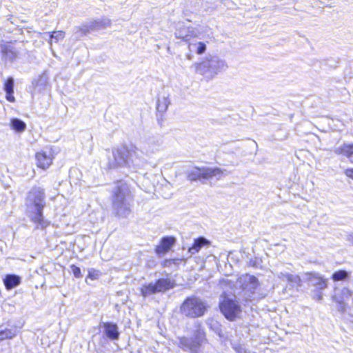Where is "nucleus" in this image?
I'll return each instance as SVG.
<instances>
[{"mask_svg":"<svg viewBox=\"0 0 353 353\" xmlns=\"http://www.w3.org/2000/svg\"><path fill=\"white\" fill-rule=\"evenodd\" d=\"M170 101L169 99V95H162L159 97L157 102V110L159 113H164L168 110Z\"/></svg>","mask_w":353,"mask_h":353,"instance_id":"nucleus-23","label":"nucleus"},{"mask_svg":"<svg viewBox=\"0 0 353 353\" xmlns=\"http://www.w3.org/2000/svg\"><path fill=\"white\" fill-rule=\"evenodd\" d=\"M39 81H44V82H46V78L42 76V77H40Z\"/></svg>","mask_w":353,"mask_h":353,"instance_id":"nucleus-38","label":"nucleus"},{"mask_svg":"<svg viewBox=\"0 0 353 353\" xmlns=\"http://www.w3.org/2000/svg\"><path fill=\"white\" fill-rule=\"evenodd\" d=\"M175 37L184 41L188 42L192 38L196 37V32L193 28L185 27L183 23H179L175 31Z\"/></svg>","mask_w":353,"mask_h":353,"instance_id":"nucleus-14","label":"nucleus"},{"mask_svg":"<svg viewBox=\"0 0 353 353\" xmlns=\"http://www.w3.org/2000/svg\"><path fill=\"white\" fill-rule=\"evenodd\" d=\"M352 291L348 288H343L340 291H336L335 294L333 296L334 300L339 303L340 310L344 311L347 305V301L352 296Z\"/></svg>","mask_w":353,"mask_h":353,"instance_id":"nucleus-15","label":"nucleus"},{"mask_svg":"<svg viewBox=\"0 0 353 353\" xmlns=\"http://www.w3.org/2000/svg\"><path fill=\"white\" fill-rule=\"evenodd\" d=\"M98 276H99L98 272L95 271L94 270H92L91 271H89L88 278H90L92 280H94V279H96Z\"/></svg>","mask_w":353,"mask_h":353,"instance_id":"nucleus-34","label":"nucleus"},{"mask_svg":"<svg viewBox=\"0 0 353 353\" xmlns=\"http://www.w3.org/2000/svg\"><path fill=\"white\" fill-rule=\"evenodd\" d=\"M303 280L307 283L311 290L313 299L320 301L323 299L322 291L327 288V280L316 272H306L303 274Z\"/></svg>","mask_w":353,"mask_h":353,"instance_id":"nucleus-6","label":"nucleus"},{"mask_svg":"<svg viewBox=\"0 0 353 353\" xmlns=\"http://www.w3.org/2000/svg\"><path fill=\"white\" fill-rule=\"evenodd\" d=\"M234 350L237 353H250L249 350L246 349L245 347L241 345L235 347Z\"/></svg>","mask_w":353,"mask_h":353,"instance_id":"nucleus-33","label":"nucleus"},{"mask_svg":"<svg viewBox=\"0 0 353 353\" xmlns=\"http://www.w3.org/2000/svg\"><path fill=\"white\" fill-rule=\"evenodd\" d=\"M133 196L129 185L123 181H117L112 190V206L115 214L127 217L131 213Z\"/></svg>","mask_w":353,"mask_h":353,"instance_id":"nucleus-2","label":"nucleus"},{"mask_svg":"<svg viewBox=\"0 0 353 353\" xmlns=\"http://www.w3.org/2000/svg\"><path fill=\"white\" fill-rule=\"evenodd\" d=\"M345 175L353 179V168H347L345 171Z\"/></svg>","mask_w":353,"mask_h":353,"instance_id":"nucleus-35","label":"nucleus"},{"mask_svg":"<svg viewBox=\"0 0 353 353\" xmlns=\"http://www.w3.org/2000/svg\"><path fill=\"white\" fill-rule=\"evenodd\" d=\"M11 128L17 132H22L26 128V123L17 118L12 119L10 121Z\"/></svg>","mask_w":353,"mask_h":353,"instance_id":"nucleus-24","label":"nucleus"},{"mask_svg":"<svg viewBox=\"0 0 353 353\" xmlns=\"http://www.w3.org/2000/svg\"><path fill=\"white\" fill-rule=\"evenodd\" d=\"M208 244H210V241L208 240H207L205 237L200 236L194 239L192 245L188 248V252L190 255L195 254L198 253L203 246Z\"/></svg>","mask_w":353,"mask_h":353,"instance_id":"nucleus-20","label":"nucleus"},{"mask_svg":"<svg viewBox=\"0 0 353 353\" xmlns=\"http://www.w3.org/2000/svg\"><path fill=\"white\" fill-rule=\"evenodd\" d=\"M2 59L5 61L14 62L18 57L19 50L12 42H6L0 45Z\"/></svg>","mask_w":353,"mask_h":353,"instance_id":"nucleus-12","label":"nucleus"},{"mask_svg":"<svg viewBox=\"0 0 353 353\" xmlns=\"http://www.w3.org/2000/svg\"><path fill=\"white\" fill-rule=\"evenodd\" d=\"M196 72L208 79L228 68L225 61L218 56L208 55L201 62L194 63Z\"/></svg>","mask_w":353,"mask_h":353,"instance_id":"nucleus-4","label":"nucleus"},{"mask_svg":"<svg viewBox=\"0 0 353 353\" xmlns=\"http://www.w3.org/2000/svg\"><path fill=\"white\" fill-rule=\"evenodd\" d=\"M223 171L219 168L194 167L187 172V178L191 182L202 180H208L216 177L219 179Z\"/></svg>","mask_w":353,"mask_h":353,"instance_id":"nucleus-7","label":"nucleus"},{"mask_svg":"<svg viewBox=\"0 0 353 353\" xmlns=\"http://www.w3.org/2000/svg\"><path fill=\"white\" fill-rule=\"evenodd\" d=\"M65 37V32L59 30V31H53L50 33V43H52V41L54 39L56 42L59 40H61Z\"/></svg>","mask_w":353,"mask_h":353,"instance_id":"nucleus-29","label":"nucleus"},{"mask_svg":"<svg viewBox=\"0 0 353 353\" xmlns=\"http://www.w3.org/2000/svg\"><path fill=\"white\" fill-rule=\"evenodd\" d=\"M287 282L292 288H296V290L302 285V281L300 276L296 274H291L290 276H288Z\"/></svg>","mask_w":353,"mask_h":353,"instance_id":"nucleus-26","label":"nucleus"},{"mask_svg":"<svg viewBox=\"0 0 353 353\" xmlns=\"http://www.w3.org/2000/svg\"><path fill=\"white\" fill-rule=\"evenodd\" d=\"M4 336H5L4 330L3 329L0 330V341L8 339V337H4Z\"/></svg>","mask_w":353,"mask_h":353,"instance_id":"nucleus-36","label":"nucleus"},{"mask_svg":"<svg viewBox=\"0 0 353 353\" xmlns=\"http://www.w3.org/2000/svg\"><path fill=\"white\" fill-rule=\"evenodd\" d=\"M176 243L173 236H165L161 239L160 244L155 249L156 253L161 257L165 255Z\"/></svg>","mask_w":353,"mask_h":353,"instance_id":"nucleus-16","label":"nucleus"},{"mask_svg":"<svg viewBox=\"0 0 353 353\" xmlns=\"http://www.w3.org/2000/svg\"><path fill=\"white\" fill-rule=\"evenodd\" d=\"M188 58L189 59H191L192 56H191L190 54H189V55H188Z\"/></svg>","mask_w":353,"mask_h":353,"instance_id":"nucleus-39","label":"nucleus"},{"mask_svg":"<svg viewBox=\"0 0 353 353\" xmlns=\"http://www.w3.org/2000/svg\"><path fill=\"white\" fill-rule=\"evenodd\" d=\"M141 294L143 297L149 296L153 294L157 293L154 285V283H150L148 285H143L141 289Z\"/></svg>","mask_w":353,"mask_h":353,"instance_id":"nucleus-27","label":"nucleus"},{"mask_svg":"<svg viewBox=\"0 0 353 353\" xmlns=\"http://www.w3.org/2000/svg\"><path fill=\"white\" fill-rule=\"evenodd\" d=\"M347 240L352 243L353 245V233L350 234L347 236Z\"/></svg>","mask_w":353,"mask_h":353,"instance_id":"nucleus-37","label":"nucleus"},{"mask_svg":"<svg viewBox=\"0 0 353 353\" xmlns=\"http://www.w3.org/2000/svg\"><path fill=\"white\" fill-rule=\"evenodd\" d=\"M291 274L283 272H276V276L281 281L288 280V276H290Z\"/></svg>","mask_w":353,"mask_h":353,"instance_id":"nucleus-31","label":"nucleus"},{"mask_svg":"<svg viewBox=\"0 0 353 353\" xmlns=\"http://www.w3.org/2000/svg\"><path fill=\"white\" fill-rule=\"evenodd\" d=\"M237 284L245 292L254 294L259 285V281L256 276L249 274L241 275L237 279Z\"/></svg>","mask_w":353,"mask_h":353,"instance_id":"nucleus-10","label":"nucleus"},{"mask_svg":"<svg viewBox=\"0 0 353 353\" xmlns=\"http://www.w3.org/2000/svg\"><path fill=\"white\" fill-rule=\"evenodd\" d=\"M3 284L6 290H10L17 287L21 282V278L14 274H8L5 276Z\"/></svg>","mask_w":353,"mask_h":353,"instance_id":"nucleus-19","label":"nucleus"},{"mask_svg":"<svg viewBox=\"0 0 353 353\" xmlns=\"http://www.w3.org/2000/svg\"><path fill=\"white\" fill-rule=\"evenodd\" d=\"M190 50H194L198 54H203L206 50V45L203 42H198L194 44H190Z\"/></svg>","mask_w":353,"mask_h":353,"instance_id":"nucleus-28","label":"nucleus"},{"mask_svg":"<svg viewBox=\"0 0 353 353\" xmlns=\"http://www.w3.org/2000/svg\"><path fill=\"white\" fill-rule=\"evenodd\" d=\"M46 205V192L43 188L35 185L27 192L24 199L25 211L30 221L36 224V229L43 230L50 224L43 216Z\"/></svg>","mask_w":353,"mask_h":353,"instance_id":"nucleus-1","label":"nucleus"},{"mask_svg":"<svg viewBox=\"0 0 353 353\" xmlns=\"http://www.w3.org/2000/svg\"><path fill=\"white\" fill-rule=\"evenodd\" d=\"M100 326L103 328L104 335L111 341H116L119 339L120 332L118 326L112 322H101Z\"/></svg>","mask_w":353,"mask_h":353,"instance_id":"nucleus-13","label":"nucleus"},{"mask_svg":"<svg viewBox=\"0 0 353 353\" xmlns=\"http://www.w3.org/2000/svg\"><path fill=\"white\" fill-rule=\"evenodd\" d=\"M157 292H163L174 287V283L169 279L161 278L154 283Z\"/></svg>","mask_w":353,"mask_h":353,"instance_id":"nucleus-21","label":"nucleus"},{"mask_svg":"<svg viewBox=\"0 0 353 353\" xmlns=\"http://www.w3.org/2000/svg\"><path fill=\"white\" fill-rule=\"evenodd\" d=\"M14 81L13 77H10L7 79V80L4 83V91L6 92V98L10 102H14L15 98L13 95L14 94Z\"/></svg>","mask_w":353,"mask_h":353,"instance_id":"nucleus-22","label":"nucleus"},{"mask_svg":"<svg viewBox=\"0 0 353 353\" xmlns=\"http://www.w3.org/2000/svg\"><path fill=\"white\" fill-rule=\"evenodd\" d=\"M70 270H71L72 274H74V276L76 278H81V277H82V274H81V269L79 267H77V265H70Z\"/></svg>","mask_w":353,"mask_h":353,"instance_id":"nucleus-30","label":"nucleus"},{"mask_svg":"<svg viewBox=\"0 0 353 353\" xmlns=\"http://www.w3.org/2000/svg\"><path fill=\"white\" fill-rule=\"evenodd\" d=\"M110 24V20L103 19L99 21H93L90 23L83 25L82 26L76 27L74 28L75 34H78V37L86 35L90 30H97L101 28L108 26Z\"/></svg>","mask_w":353,"mask_h":353,"instance_id":"nucleus-11","label":"nucleus"},{"mask_svg":"<svg viewBox=\"0 0 353 353\" xmlns=\"http://www.w3.org/2000/svg\"><path fill=\"white\" fill-rule=\"evenodd\" d=\"M334 152L336 154L346 157L350 162L353 163V143H344L342 145L336 148Z\"/></svg>","mask_w":353,"mask_h":353,"instance_id":"nucleus-18","label":"nucleus"},{"mask_svg":"<svg viewBox=\"0 0 353 353\" xmlns=\"http://www.w3.org/2000/svg\"><path fill=\"white\" fill-rule=\"evenodd\" d=\"M204 337V332L199 328L194 332L193 337L180 339V345L185 350H188L191 353H199Z\"/></svg>","mask_w":353,"mask_h":353,"instance_id":"nucleus-8","label":"nucleus"},{"mask_svg":"<svg viewBox=\"0 0 353 353\" xmlns=\"http://www.w3.org/2000/svg\"><path fill=\"white\" fill-rule=\"evenodd\" d=\"M36 160L37 166L46 170L51 165L52 157L50 151H41L36 154Z\"/></svg>","mask_w":353,"mask_h":353,"instance_id":"nucleus-17","label":"nucleus"},{"mask_svg":"<svg viewBox=\"0 0 353 353\" xmlns=\"http://www.w3.org/2000/svg\"><path fill=\"white\" fill-rule=\"evenodd\" d=\"M350 276V272L345 270H339L334 272L332 275V279L335 281H343L347 280Z\"/></svg>","mask_w":353,"mask_h":353,"instance_id":"nucleus-25","label":"nucleus"},{"mask_svg":"<svg viewBox=\"0 0 353 353\" xmlns=\"http://www.w3.org/2000/svg\"><path fill=\"white\" fill-rule=\"evenodd\" d=\"M221 312L229 321H234L241 312V306L232 299L224 298L219 304Z\"/></svg>","mask_w":353,"mask_h":353,"instance_id":"nucleus-9","label":"nucleus"},{"mask_svg":"<svg viewBox=\"0 0 353 353\" xmlns=\"http://www.w3.org/2000/svg\"><path fill=\"white\" fill-rule=\"evenodd\" d=\"M5 332L4 337H8V339H12L15 336V330L11 329H3Z\"/></svg>","mask_w":353,"mask_h":353,"instance_id":"nucleus-32","label":"nucleus"},{"mask_svg":"<svg viewBox=\"0 0 353 353\" xmlns=\"http://www.w3.org/2000/svg\"><path fill=\"white\" fill-rule=\"evenodd\" d=\"M207 305L196 296L185 299L180 307V312L185 317L194 319L203 316L207 311Z\"/></svg>","mask_w":353,"mask_h":353,"instance_id":"nucleus-5","label":"nucleus"},{"mask_svg":"<svg viewBox=\"0 0 353 353\" xmlns=\"http://www.w3.org/2000/svg\"><path fill=\"white\" fill-rule=\"evenodd\" d=\"M137 149L128 148L125 145L112 150V159H109L108 166L110 169L117 168H137L142 165Z\"/></svg>","mask_w":353,"mask_h":353,"instance_id":"nucleus-3","label":"nucleus"}]
</instances>
